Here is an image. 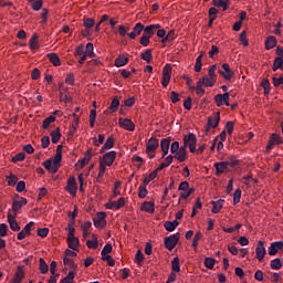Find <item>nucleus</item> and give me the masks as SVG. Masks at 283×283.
<instances>
[{
	"instance_id": "nucleus-56",
	"label": "nucleus",
	"mask_w": 283,
	"mask_h": 283,
	"mask_svg": "<svg viewBox=\"0 0 283 283\" xmlns=\"http://www.w3.org/2000/svg\"><path fill=\"white\" fill-rule=\"evenodd\" d=\"M84 55H86V56H94V44H92L91 42H88L86 44V50L84 52Z\"/></svg>"
},
{
	"instance_id": "nucleus-37",
	"label": "nucleus",
	"mask_w": 283,
	"mask_h": 283,
	"mask_svg": "<svg viewBox=\"0 0 283 283\" xmlns=\"http://www.w3.org/2000/svg\"><path fill=\"white\" fill-rule=\"evenodd\" d=\"M143 61L146 63H150L154 60V55L151 54V49H147L144 53H142Z\"/></svg>"
},
{
	"instance_id": "nucleus-39",
	"label": "nucleus",
	"mask_w": 283,
	"mask_h": 283,
	"mask_svg": "<svg viewBox=\"0 0 283 283\" xmlns=\"http://www.w3.org/2000/svg\"><path fill=\"white\" fill-rule=\"evenodd\" d=\"M171 269H172L174 273H180V259L178 256H176L171 261Z\"/></svg>"
},
{
	"instance_id": "nucleus-33",
	"label": "nucleus",
	"mask_w": 283,
	"mask_h": 283,
	"mask_svg": "<svg viewBox=\"0 0 283 283\" xmlns=\"http://www.w3.org/2000/svg\"><path fill=\"white\" fill-rule=\"evenodd\" d=\"M107 170V166L105 164L99 163V171L96 178V182H103V176H105V171Z\"/></svg>"
},
{
	"instance_id": "nucleus-20",
	"label": "nucleus",
	"mask_w": 283,
	"mask_h": 283,
	"mask_svg": "<svg viewBox=\"0 0 283 283\" xmlns=\"http://www.w3.org/2000/svg\"><path fill=\"white\" fill-rule=\"evenodd\" d=\"M43 167L46 171H50V174H56V171H59V166L54 165L52 159H46L43 161Z\"/></svg>"
},
{
	"instance_id": "nucleus-21",
	"label": "nucleus",
	"mask_w": 283,
	"mask_h": 283,
	"mask_svg": "<svg viewBox=\"0 0 283 283\" xmlns=\"http://www.w3.org/2000/svg\"><path fill=\"white\" fill-rule=\"evenodd\" d=\"M116 139H114V136H111L106 139L104 146L101 148L99 154H105L108 149H112L114 147V143Z\"/></svg>"
},
{
	"instance_id": "nucleus-24",
	"label": "nucleus",
	"mask_w": 283,
	"mask_h": 283,
	"mask_svg": "<svg viewBox=\"0 0 283 283\" xmlns=\"http://www.w3.org/2000/svg\"><path fill=\"white\" fill-rule=\"evenodd\" d=\"M277 45V39L273 35L268 36L265 41V50H273Z\"/></svg>"
},
{
	"instance_id": "nucleus-59",
	"label": "nucleus",
	"mask_w": 283,
	"mask_h": 283,
	"mask_svg": "<svg viewBox=\"0 0 283 283\" xmlns=\"http://www.w3.org/2000/svg\"><path fill=\"white\" fill-rule=\"evenodd\" d=\"M49 233H50V229L49 228H40V229H38L39 238H48Z\"/></svg>"
},
{
	"instance_id": "nucleus-17",
	"label": "nucleus",
	"mask_w": 283,
	"mask_h": 283,
	"mask_svg": "<svg viewBox=\"0 0 283 283\" xmlns=\"http://www.w3.org/2000/svg\"><path fill=\"white\" fill-rule=\"evenodd\" d=\"M28 205V199L21 198V200H14L12 203V211L19 213L23 207Z\"/></svg>"
},
{
	"instance_id": "nucleus-60",
	"label": "nucleus",
	"mask_w": 283,
	"mask_h": 283,
	"mask_svg": "<svg viewBox=\"0 0 283 283\" xmlns=\"http://www.w3.org/2000/svg\"><path fill=\"white\" fill-rule=\"evenodd\" d=\"M214 102L217 103V107H222V105H224V97L222 96V94L216 95Z\"/></svg>"
},
{
	"instance_id": "nucleus-40",
	"label": "nucleus",
	"mask_w": 283,
	"mask_h": 283,
	"mask_svg": "<svg viewBox=\"0 0 283 283\" xmlns=\"http://www.w3.org/2000/svg\"><path fill=\"white\" fill-rule=\"evenodd\" d=\"M39 262H40V273H42V275H45V273L50 271V266H48V263H45V260L43 258H40Z\"/></svg>"
},
{
	"instance_id": "nucleus-5",
	"label": "nucleus",
	"mask_w": 283,
	"mask_h": 283,
	"mask_svg": "<svg viewBox=\"0 0 283 283\" xmlns=\"http://www.w3.org/2000/svg\"><path fill=\"white\" fill-rule=\"evenodd\" d=\"M114 160H116V151L111 150V151L104 154L103 160L101 163H103V165H105V167H112L114 165Z\"/></svg>"
},
{
	"instance_id": "nucleus-52",
	"label": "nucleus",
	"mask_w": 283,
	"mask_h": 283,
	"mask_svg": "<svg viewBox=\"0 0 283 283\" xmlns=\"http://www.w3.org/2000/svg\"><path fill=\"white\" fill-rule=\"evenodd\" d=\"M202 240V232L198 231L195 233L193 241H192V247L193 249H198V242Z\"/></svg>"
},
{
	"instance_id": "nucleus-58",
	"label": "nucleus",
	"mask_w": 283,
	"mask_h": 283,
	"mask_svg": "<svg viewBox=\"0 0 283 283\" xmlns=\"http://www.w3.org/2000/svg\"><path fill=\"white\" fill-rule=\"evenodd\" d=\"M143 36H146L147 39H151V36H154L153 27L147 25L146 28H144Z\"/></svg>"
},
{
	"instance_id": "nucleus-13",
	"label": "nucleus",
	"mask_w": 283,
	"mask_h": 283,
	"mask_svg": "<svg viewBox=\"0 0 283 283\" xmlns=\"http://www.w3.org/2000/svg\"><path fill=\"white\" fill-rule=\"evenodd\" d=\"M222 70L223 71H219V74H221L226 81H231V78H233V71H231L229 64H222Z\"/></svg>"
},
{
	"instance_id": "nucleus-31",
	"label": "nucleus",
	"mask_w": 283,
	"mask_h": 283,
	"mask_svg": "<svg viewBox=\"0 0 283 283\" xmlns=\"http://www.w3.org/2000/svg\"><path fill=\"white\" fill-rule=\"evenodd\" d=\"M174 39H176V31L171 30L167 33V35L161 40V43H164V45H167L169 43H171V41H174Z\"/></svg>"
},
{
	"instance_id": "nucleus-34",
	"label": "nucleus",
	"mask_w": 283,
	"mask_h": 283,
	"mask_svg": "<svg viewBox=\"0 0 283 283\" xmlns=\"http://www.w3.org/2000/svg\"><path fill=\"white\" fill-rule=\"evenodd\" d=\"M74 277H76V272L70 271L67 275L60 281V283H74Z\"/></svg>"
},
{
	"instance_id": "nucleus-1",
	"label": "nucleus",
	"mask_w": 283,
	"mask_h": 283,
	"mask_svg": "<svg viewBox=\"0 0 283 283\" xmlns=\"http://www.w3.org/2000/svg\"><path fill=\"white\" fill-rule=\"evenodd\" d=\"M197 143L198 138L196 137V134L189 133L188 135L184 136V145H188L191 154H196Z\"/></svg>"
},
{
	"instance_id": "nucleus-51",
	"label": "nucleus",
	"mask_w": 283,
	"mask_h": 283,
	"mask_svg": "<svg viewBox=\"0 0 283 283\" xmlns=\"http://www.w3.org/2000/svg\"><path fill=\"white\" fill-rule=\"evenodd\" d=\"M148 193H149V191H147V187H145V186L138 187V198H140L143 200L144 198H147Z\"/></svg>"
},
{
	"instance_id": "nucleus-64",
	"label": "nucleus",
	"mask_w": 283,
	"mask_h": 283,
	"mask_svg": "<svg viewBox=\"0 0 283 283\" xmlns=\"http://www.w3.org/2000/svg\"><path fill=\"white\" fill-rule=\"evenodd\" d=\"M163 76H170L171 77V64H166L163 69Z\"/></svg>"
},
{
	"instance_id": "nucleus-43",
	"label": "nucleus",
	"mask_w": 283,
	"mask_h": 283,
	"mask_svg": "<svg viewBox=\"0 0 283 283\" xmlns=\"http://www.w3.org/2000/svg\"><path fill=\"white\" fill-rule=\"evenodd\" d=\"M83 25L85 29H92L94 25H96V21H94L93 18H84Z\"/></svg>"
},
{
	"instance_id": "nucleus-50",
	"label": "nucleus",
	"mask_w": 283,
	"mask_h": 283,
	"mask_svg": "<svg viewBox=\"0 0 283 283\" xmlns=\"http://www.w3.org/2000/svg\"><path fill=\"white\" fill-rule=\"evenodd\" d=\"M76 129H78V117H76L71 124L69 135L74 136V134H76Z\"/></svg>"
},
{
	"instance_id": "nucleus-53",
	"label": "nucleus",
	"mask_w": 283,
	"mask_h": 283,
	"mask_svg": "<svg viewBox=\"0 0 283 283\" xmlns=\"http://www.w3.org/2000/svg\"><path fill=\"white\" fill-rule=\"evenodd\" d=\"M205 266H206V269H213V266H216V259H213V258H206L205 259Z\"/></svg>"
},
{
	"instance_id": "nucleus-22",
	"label": "nucleus",
	"mask_w": 283,
	"mask_h": 283,
	"mask_svg": "<svg viewBox=\"0 0 283 283\" xmlns=\"http://www.w3.org/2000/svg\"><path fill=\"white\" fill-rule=\"evenodd\" d=\"M67 244H69V249H72V251H78V244H80L78 238L69 237Z\"/></svg>"
},
{
	"instance_id": "nucleus-49",
	"label": "nucleus",
	"mask_w": 283,
	"mask_h": 283,
	"mask_svg": "<svg viewBox=\"0 0 283 283\" xmlns=\"http://www.w3.org/2000/svg\"><path fill=\"white\" fill-rule=\"evenodd\" d=\"M175 158L179 160V163H185V160H187V153L179 149L175 153Z\"/></svg>"
},
{
	"instance_id": "nucleus-48",
	"label": "nucleus",
	"mask_w": 283,
	"mask_h": 283,
	"mask_svg": "<svg viewBox=\"0 0 283 283\" xmlns=\"http://www.w3.org/2000/svg\"><path fill=\"white\" fill-rule=\"evenodd\" d=\"M54 120H56V117H54L53 115H50L43 120L42 128L48 129V127H50V125H52Z\"/></svg>"
},
{
	"instance_id": "nucleus-3",
	"label": "nucleus",
	"mask_w": 283,
	"mask_h": 283,
	"mask_svg": "<svg viewBox=\"0 0 283 283\" xmlns=\"http://www.w3.org/2000/svg\"><path fill=\"white\" fill-rule=\"evenodd\" d=\"M180 238H178L177 234H170L169 237L165 238L164 244L165 248L168 251H174V249H176V244H178Z\"/></svg>"
},
{
	"instance_id": "nucleus-7",
	"label": "nucleus",
	"mask_w": 283,
	"mask_h": 283,
	"mask_svg": "<svg viewBox=\"0 0 283 283\" xmlns=\"http://www.w3.org/2000/svg\"><path fill=\"white\" fill-rule=\"evenodd\" d=\"M118 124L119 127H123V129H126L127 132H134V129H136V125L129 118L119 117Z\"/></svg>"
},
{
	"instance_id": "nucleus-62",
	"label": "nucleus",
	"mask_w": 283,
	"mask_h": 283,
	"mask_svg": "<svg viewBox=\"0 0 283 283\" xmlns=\"http://www.w3.org/2000/svg\"><path fill=\"white\" fill-rule=\"evenodd\" d=\"M12 163H21V160H25V153H19L14 157H12Z\"/></svg>"
},
{
	"instance_id": "nucleus-54",
	"label": "nucleus",
	"mask_w": 283,
	"mask_h": 283,
	"mask_svg": "<svg viewBox=\"0 0 283 283\" xmlns=\"http://www.w3.org/2000/svg\"><path fill=\"white\" fill-rule=\"evenodd\" d=\"M261 87H263V90H264V94H270V92H271V82H269V80H263L262 82H261Z\"/></svg>"
},
{
	"instance_id": "nucleus-55",
	"label": "nucleus",
	"mask_w": 283,
	"mask_h": 283,
	"mask_svg": "<svg viewBox=\"0 0 283 283\" xmlns=\"http://www.w3.org/2000/svg\"><path fill=\"white\" fill-rule=\"evenodd\" d=\"M240 198H242V190L238 188L233 193V205H238L240 202Z\"/></svg>"
},
{
	"instance_id": "nucleus-15",
	"label": "nucleus",
	"mask_w": 283,
	"mask_h": 283,
	"mask_svg": "<svg viewBox=\"0 0 283 283\" xmlns=\"http://www.w3.org/2000/svg\"><path fill=\"white\" fill-rule=\"evenodd\" d=\"M143 30H145V25H143L140 22L136 23V25L133 28V31L128 33L129 39L134 40L139 36V34L143 33Z\"/></svg>"
},
{
	"instance_id": "nucleus-63",
	"label": "nucleus",
	"mask_w": 283,
	"mask_h": 283,
	"mask_svg": "<svg viewBox=\"0 0 283 283\" xmlns=\"http://www.w3.org/2000/svg\"><path fill=\"white\" fill-rule=\"evenodd\" d=\"M8 235V224L1 223L0 224V238H6Z\"/></svg>"
},
{
	"instance_id": "nucleus-4",
	"label": "nucleus",
	"mask_w": 283,
	"mask_h": 283,
	"mask_svg": "<svg viewBox=\"0 0 283 283\" xmlns=\"http://www.w3.org/2000/svg\"><path fill=\"white\" fill-rule=\"evenodd\" d=\"M218 125H220V113H213L208 117L206 132H209V129H216Z\"/></svg>"
},
{
	"instance_id": "nucleus-46",
	"label": "nucleus",
	"mask_w": 283,
	"mask_h": 283,
	"mask_svg": "<svg viewBox=\"0 0 283 283\" xmlns=\"http://www.w3.org/2000/svg\"><path fill=\"white\" fill-rule=\"evenodd\" d=\"M6 179H7L9 187H14V185H17V181L19 180V177H17L13 174H10L6 177Z\"/></svg>"
},
{
	"instance_id": "nucleus-38",
	"label": "nucleus",
	"mask_w": 283,
	"mask_h": 283,
	"mask_svg": "<svg viewBox=\"0 0 283 283\" xmlns=\"http://www.w3.org/2000/svg\"><path fill=\"white\" fill-rule=\"evenodd\" d=\"M212 3L217 8H223V10L229 8V0H213Z\"/></svg>"
},
{
	"instance_id": "nucleus-19",
	"label": "nucleus",
	"mask_w": 283,
	"mask_h": 283,
	"mask_svg": "<svg viewBox=\"0 0 283 283\" xmlns=\"http://www.w3.org/2000/svg\"><path fill=\"white\" fill-rule=\"evenodd\" d=\"M23 277H25V273H23V270L21 269V266H18L10 283H21L23 282Z\"/></svg>"
},
{
	"instance_id": "nucleus-18",
	"label": "nucleus",
	"mask_w": 283,
	"mask_h": 283,
	"mask_svg": "<svg viewBox=\"0 0 283 283\" xmlns=\"http://www.w3.org/2000/svg\"><path fill=\"white\" fill-rule=\"evenodd\" d=\"M197 83H201L202 87H213L216 85V80L213 77H209L208 75H205Z\"/></svg>"
},
{
	"instance_id": "nucleus-23",
	"label": "nucleus",
	"mask_w": 283,
	"mask_h": 283,
	"mask_svg": "<svg viewBox=\"0 0 283 283\" xmlns=\"http://www.w3.org/2000/svg\"><path fill=\"white\" fill-rule=\"evenodd\" d=\"M127 63H129V57L122 54L115 60V67H125Z\"/></svg>"
},
{
	"instance_id": "nucleus-35",
	"label": "nucleus",
	"mask_w": 283,
	"mask_h": 283,
	"mask_svg": "<svg viewBox=\"0 0 283 283\" xmlns=\"http://www.w3.org/2000/svg\"><path fill=\"white\" fill-rule=\"evenodd\" d=\"M166 163L160 164V166L157 168V171H163L166 167H169L171 163H174V156L169 155L165 158Z\"/></svg>"
},
{
	"instance_id": "nucleus-61",
	"label": "nucleus",
	"mask_w": 283,
	"mask_h": 283,
	"mask_svg": "<svg viewBox=\"0 0 283 283\" xmlns=\"http://www.w3.org/2000/svg\"><path fill=\"white\" fill-rule=\"evenodd\" d=\"M145 260V254H143V251L138 250L135 254V262L136 264H140Z\"/></svg>"
},
{
	"instance_id": "nucleus-25",
	"label": "nucleus",
	"mask_w": 283,
	"mask_h": 283,
	"mask_svg": "<svg viewBox=\"0 0 283 283\" xmlns=\"http://www.w3.org/2000/svg\"><path fill=\"white\" fill-rule=\"evenodd\" d=\"M48 59L52 63V65H54L55 67H59V65H61V57H59V54L49 53Z\"/></svg>"
},
{
	"instance_id": "nucleus-47",
	"label": "nucleus",
	"mask_w": 283,
	"mask_h": 283,
	"mask_svg": "<svg viewBox=\"0 0 283 283\" xmlns=\"http://www.w3.org/2000/svg\"><path fill=\"white\" fill-rule=\"evenodd\" d=\"M112 251H113L112 244L111 243L105 244L101 252L102 258L109 256V253H112Z\"/></svg>"
},
{
	"instance_id": "nucleus-27",
	"label": "nucleus",
	"mask_w": 283,
	"mask_h": 283,
	"mask_svg": "<svg viewBox=\"0 0 283 283\" xmlns=\"http://www.w3.org/2000/svg\"><path fill=\"white\" fill-rule=\"evenodd\" d=\"M142 211H146V213H154V211H156V208L154 207V202L145 201L142 205Z\"/></svg>"
},
{
	"instance_id": "nucleus-26",
	"label": "nucleus",
	"mask_w": 283,
	"mask_h": 283,
	"mask_svg": "<svg viewBox=\"0 0 283 283\" xmlns=\"http://www.w3.org/2000/svg\"><path fill=\"white\" fill-rule=\"evenodd\" d=\"M50 136L53 145H56L59 140H61V128H55L54 130H52Z\"/></svg>"
},
{
	"instance_id": "nucleus-14",
	"label": "nucleus",
	"mask_w": 283,
	"mask_h": 283,
	"mask_svg": "<svg viewBox=\"0 0 283 283\" xmlns=\"http://www.w3.org/2000/svg\"><path fill=\"white\" fill-rule=\"evenodd\" d=\"M171 145V137L163 138L160 142V148L163 151L161 158H165L169 154V146Z\"/></svg>"
},
{
	"instance_id": "nucleus-57",
	"label": "nucleus",
	"mask_w": 283,
	"mask_h": 283,
	"mask_svg": "<svg viewBox=\"0 0 283 283\" xmlns=\"http://www.w3.org/2000/svg\"><path fill=\"white\" fill-rule=\"evenodd\" d=\"M218 65L213 64L209 67L208 70V75L210 78H213L214 81H217V75H216V70H217Z\"/></svg>"
},
{
	"instance_id": "nucleus-28",
	"label": "nucleus",
	"mask_w": 283,
	"mask_h": 283,
	"mask_svg": "<svg viewBox=\"0 0 283 283\" xmlns=\"http://www.w3.org/2000/svg\"><path fill=\"white\" fill-rule=\"evenodd\" d=\"M212 213H220V209H222V205H224V199H219L218 201H211Z\"/></svg>"
},
{
	"instance_id": "nucleus-2",
	"label": "nucleus",
	"mask_w": 283,
	"mask_h": 283,
	"mask_svg": "<svg viewBox=\"0 0 283 283\" xmlns=\"http://www.w3.org/2000/svg\"><path fill=\"white\" fill-rule=\"evenodd\" d=\"M283 139L282 136H280L279 134L273 133L270 136V139L268 142V146L265 148L266 154H271V149H273V147H275V145H282Z\"/></svg>"
},
{
	"instance_id": "nucleus-42",
	"label": "nucleus",
	"mask_w": 283,
	"mask_h": 283,
	"mask_svg": "<svg viewBox=\"0 0 283 283\" xmlns=\"http://www.w3.org/2000/svg\"><path fill=\"white\" fill-rule=\"evenodd\" d=\"M86 247L88 249H98V239L96 238V235L93 234V240L86 241Z\"/></svg>"
},
{
	"instance_id": "nucleus-30",
	"label": "nucleus",
	"mask_w": 283,
	"mask_h": 283,
	"mask_svg": "<svg viewBox=\"0 0 283 283\" xmlns=\"http://www.w3.org/2000/svg\"><path fill=\"white\" fill-rule=\"evenodd\" d=\"M270 266H271L272 271H280V269H282V266H283L282 260L280 258L273 259L270 262Z\"/></svg>"
},
{
	"instance_id": "nucleus-11",
	"label": "nucleus",
	"mask_w": 283,
	"mask_h": 283,
	"mask_svg": "<svg viewBox=\"0 0 283 283\" xmlns=\"http://www.w3.org/2000/svg\"><path fill=\"white\" fill-rule=\"evenodd\" d=\"M283 249V242L282 241H275L271 243V245L268 248L269 255H277L279 251H282Z\"/></svg>"
},
{
	"instance_id": "nucleus-10",
	"label": "nucleus",
	"mask_w": 283,
	"mask_h": 283,
	"mask_svg": "<svg viewBox=\"0 0 283 283\" xmlns=\"http://www.w3.org/2000/svg\"><path fill=\"white\" fill-rule=\"evenodd\" d=\"M159 145L158 139L156 137H151L146 144V153L154 154V151L158 149Z\"/></svg>"
},
{
	"instance_id": "nucleus-36",
	"label": "nucleus",
	"mask_w": 283,
	"mask_h": 283,
	"mask_svg": "<svg viewBox=\"0 0 283 283\" xmlns=\"http://www.w3.org/2000/svg\"><path fill=\"white\" fill-rule=\"evenodd\" d=\"M39 35L33 34L29 41L30 50H39Z\"/></svg>"
},
{
	"instance_id": "nucleus-12",
	"label": "nucleus",
	"mask_w": 283,
	"mask_h": 283,
	"mask_svg": "<svg viewBox=\"0 0 283 283\" xmlns=\"http://www.w3.org/2000/svg\"><path fill=\"white\" fill-rule=\"evenodd\" d=\"M7 218L11 231H21V227L19 226V222H17V213H14V216L8 213Z\"/></svg>"
},
{
	"instance_id": "nucleus-8",
	"label": "nucleus",
	"mask_w": 283,
	"mask_h": 283,
	"mask_svg": "<svg viewBox=\"0 0 283 283\" xmlns=\"http://www.w3.org/2000/svg\"><path fill=\"white\" fill-rule=\"evenodd\" d=\"M255 253L256 260H259V262H262L264 260V256L266 255V248H264V241L258 242Z\"/></svg>"
},
{
	"instance_id": "nucleus-29",
	"label": "nucleus",
	"mask_w": 283,
	"mask_h": 283,
	"mask_svg": "<svg viewBox=\"0 0 283 283\" xmlns=\"http://www.w3.org/2000/svg\"><path fill=\"white\" fill-rule=\"evenodd\" d=\"M90 160H92V148H90L86 153L84 158H82L80 160V165H81V169H83V167H85L87 165V163H90Z\"/></svg>"
},
{
	"instance_id": "nucleus-41",
	"label": "nucleus",
	"mask_w": 283,
	"mask_h": 283,
	"mask_svg": "<svg viewBox=\"0 0 283 283\" xmlns=\"http://www.w3.org/2000/svg\"><path fill=\"white\" fill-rule=\"evenodd\" d=\"M226 163L228 164V167H231L232 169L240 165V160H238L235 156L228 157V161Z\"/></svg>"
},
{
	"instance_id": "nucleus-16",
	"label": "nucleus",
	"mask_w": 283,
	"mask_h": 283,
	"mask_svg": "<svg viewBox=\"0 0 283 283\" xmlns=\"http://www.w3.org/2000/svg\"><path fill=\"white\" fill-rule=\"evenodd\" d=\"M216 176H222L224 171L229 169V164L226 161H219L214 164Z\"/></svg>"
},
{
	"instance_id": "nucleus-32",
	"label": "nucleus",
	"mask_w": 283,
	"mask_h": 283,
	"mask_svg": "<svg viewBox=\"0 0 283 283\" xmlns=\"http://www.w3.org/2000/svg\"><path fill=\"white\" fill-rule=\"evenodd\" d=\"M120 106V99H118L117 96H115L113 99H112V103H111V106H109V112L112 114H114V112H116L118 109V107Z\"/></svg>"
},
{
	"instance_id": "nucleus-44",
	"label": "nucleus",
	"mask_w": 283,
	"mask_h": 283,
	"mask_svg": "<svg viewBox=\"0 0 283 283\" xmlns=\"http://www.w3.org/2000/svg\"><path fill=\"white\" fill-rule=\"evenodd\" d=\"M205 53H200V55L196 59L195 72H200L202 70V57Z\"/></svg>"
},
{
	"instance_id": "nucleus-6",
	"label": "nucleus",
	"mask_w": 283,
	"mask_h": 283,
	"mask_svg": "<svg viewBox=\"0 0 283 283\" xmlns=\"http://www.w3.org/2000/svg\"><path fill=\"white\" fill-rule=\"evenodd\" d=\"M106 217L107 214H105V212H98L96 218L93 219L94 227H96V229L105 228V224H107V221H105Z\"/></svg>"
},
{
	"instance_id": "nucleus-45",
	"label": "nucleus",
	"mask_w": 283,
	"mask_h": 283,
	"mask_svg": "<svg viewBox=\"0 0 283 283\" xmlns=\"http://www.w3.org/2000/svg\"><path fill=\"white\" fill-rule=\"evenodd\" d=\"M283 67V59L281 57H275L274 63H273V72H277V70H282Z\"/></svg>"
},
{
	"instance_id": "nucleus-9",
	"label": "nucleus",
	"mask_w": 283,
	"mask_h": 283,
	"mask_svg": "<svg viewBox=\"0 0 283 283\" xmlns=\"http://www.w3.org/2000/svg\"><path fill=\"white\" fill-rule=\"evenodd\" d=\"M66 191L72 196H76L78 187L76 186V179L74 177L67 179Z\"/></svg>"
}]
</instances>
